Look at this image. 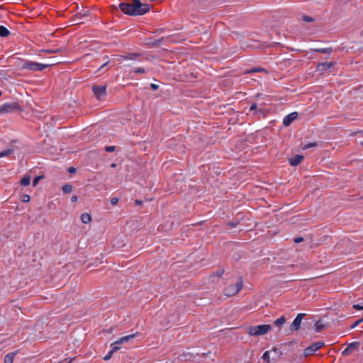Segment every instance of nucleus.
I'll list each match as a JSON object with an SVG mask.
<instances>
[{
  "label": "nucleus",
  "mask_w": 363,
  "mask_h": 363,
  "mask_svg": "<svg viewBox=\"0 0 363 363\" xmlns=\"http://www.w3.org/2000/svg\"><path fill=\"white\" fill-rule=\"evenodd\" d=\"M272 351L274 352L279 353V356H281L282 354V352H279L278 349L277 347H273Z\"/></svg>",
  "instance_id": "43"
},
{
  "label": "nucleus",
  "mask_w": 363,
  "mask_h": 363,
  "mask_svg": "<svg viewBox=\"0 0 363 363\" xmlns=\"http://www.w3.org/2000/svg\"><path fill=\"white\" fill-rule=\"evenodd\" d=\"M77 200H78V198H77V196H75V195L72 196V198H71V201H72V202H77Z\"/></svg>",
  "instance_id": "42"
},
{
  "label": "nucleus",
  "mask_w": 363,
  "mask_h": 363,
  "mask_svg": "<svg viewBox=\"0 0 363 363\" xmlns=\"http://www.w3.org/2000/svg\"><path fill=\"white\" fill-rule=\"evenodd\" d=\"M243 283L242 279H240L239 281L235 284L227 286L223 291V294L226 296H233L236 295L240 290L242 288Z\"/></svg>",
  "instance_id": "3"
},
{
  "label": "nucleus",
  "mask_w": 363,
  "mask_h": 363,
  "mask_svg": "<svg viewBox=\"0 0 363 363\" xmlns=\"http://www.w3.org/2000/svg\"><path fill=\"white\" fill-rule=\"evenodd\" d=\"M262 358L267 362V363H271L269 352V351H266L263 354Z\"/></svg>",
  "instance_id": "22"
},
{
  "label": "nucleus",
  "mask_w": 363,
  "mask_h": 363,
  "mask_svg": "<svg viewBox=\"0 0 363 363\" xmlns=\"http://www.w3.org/2000/svg\"><path fill=\"white\" fill-rule=\"evenodd\" d=\"M81 220L84 224H88L91 221V217L89 213H84L81 215Z\"/></svg>",
  "instance_id": "16"
},
{
  "label": "nucleus",
  "mask_w": 363,
  "mask_h": 363,
  "mask_svg": "<svg viewBox=\"0 0 363 363\" xmlns=\"http://www.w3.org/2000/svg\"><path fill=\"white\" fill-rule=\"evenodd\" d=\"M303 21H306V22H313L314 21V18L311 16H304L303 17Z\"/></svg>",
  "instance_id": "29"
},
{
  "label": "nucleus",
  "mask_w": 363,
  "mask_h": 363,
  "mask_svg": "<svg viewBox=\"0 0 363 363\" xmlns=\"http://www.w3.org/2000/svg\"><path fill=\"white\" fill-rule=\"evenodd\" d=\"M272 330L271 325L264 324L259 325H250L245 328L249 336H261L268 333Z\"/></svg>",
  "instance_id": "2"
},
{
  "label": "nucleus",
  "mask_w": 363,
  "mask_h": 363,
  "mask_svg": "<svg viewBox=\"0 0 363 363\" xmlns=\"http://www.w3.org/2000/svg\"><path fill=\"white\" fill-rule=\"evenodd\" d=\"M72 191V186L71 184H65L62 186V191L65 194H69Z\"/></svg>",
  "instance_id": "21"
},
{
  "label": "nucleus",
  "mask_w": 363,
  "mask_h": 363,
  "mask_svg": "<svg viewBox=\"0 0 363 363\" xmlns=\"http://www.w3.org/2000/svg\"><path fill=\"white\" fill-rule=\"evenodd\" d=\"M303 241V238L302 237H297L294 239V242L299 243Z\"/></svg>",
  "instance_id": "37"
},
{
  "label": "nucleus",
  "mask_w": 363,
  "mask_h": 363,
  "mask_svg": "<svg viewBox=\"0 0 363 363\" xmlns=\"http://www.w3.org/2000/svg\"><path fill=\"white\" fill-rule=\"evenodd\" d=\"M92 90L98 99L105 96L106 86H94Z\"/></svg>",
  "instance_id": "8"
},
{
  "label": "nucleus",
  "mask_w": 363,
  "mask_h": 363,
  "mask_svg": "<svg viewBox=\"0 0 363 363\" xmlns=\"http://www.w3.org/2000/svg\"><path fill=\"white\" fill-rule=\"evenodd\" d=\"M49 67V65L40 64L33 62H27L23 65V69H29L32 71H40Z\"/></svg>",
  "instance_id": "4"
},
{
  "label": "nucleus",
  "mask_w": 363,
  "mask_h": 363,
  "mask_svg": "<svg viewBox=\"0 0 363 363\" xmlns=\"http://www.w3.org/2000/svg\"><path fill=\"white\" fill-rule=\"evenodd\" d=\"M10 34L9 30L4 26H0V36L1 37H7Z\"/></svg>",
  "instance_id": "17"
},
{
  "label": "nucleus",
  "mask_w": 363,
  "mask_h": 363,
  "mask_svg": "<svg viewBox=\"0 0 363 363\" xmlns=\"http://www.w3.org/2000/svg\"><path fill=\"white\" fill-rule=\"evenodd\" d=\"M257 108V104H253L251 107H250V110L251 111H253V110H255Z\"/></svg>",
  "instance_id": "47"
},
{
  "label": "nucleus",
  "mask_w": 363,
  "mask_h": 363,
  "mask_svg": "<svg viewBox=\"0 0 363 363\" xmlns=\"http://www.w3.org/2000/svg\"><path fill=\"white\" fill-rule=\"evenodd\" d=\"M107 64H108V62H106V63H104V64L101 66V67H105Z\"/></svg>",
  "instance_id": "52"
},
{
  "label": "nucleus",
  "mask_w": 363,
  "mask_h": 363,
  "mask_svg": "<svg viewBox=\"0 0 363 363\" xmlns=\"http://www.w3.org/2000/svg\"><path fill=\"white\" fill-rule=\"evenodd\" d=\"M30 200V197L28 194H23L21 198V201L24 203L29 202Z\"/></svg>",
  "instance_id": "28"
},
{
  "label": "nucleus",
  "mask_w": 363,
  "mask_h": 363,
  "mask_svg": "<svg viewBox=\"0 0 363 363\" xmlns=\"http://www.w3.org/2000/svg\"><path fill=\"white\" fill-rule=\"evenodd\" d=\"M303 160V156L301 155H296L294 157L289 160V164L291 166L296 167Z\"/></svg>",
  "instance_id": "11"
},
{
  "label": "nucleus",
  "mask_w": 363,
  "mask_h": 363,
  "mask_svg": "<svg viewBox=\"0 0 363 363\" xmlns=\"http://www.w3.org/2000/svg\"><path fill=\"white\" fill-rule=\"evenodd\" d=\"M40 52H43L48 53V54L54 53L53 50H42Z\"/></svg>",
  "instance_id": "41"
},
{
  "label": "nucleus",
  "mask_w": 363,
  "mask_h": 363,
  "mask_svg": "<svg viewBox=\"0 0 363 363\" xmlns=\"http://www.w3.org/2000/svg\"><path fill=\"white\" fill-rule=\"evenodd\" d=\"M68 172L70 173V174H75L76 172H77V169L76 168L73 167H71L68 169Z\"/></svg>",
  "instance_id": "38"
},
{
  "label": "nucleus",
  "mask_w": 363,
  "mask_h": 363,
  "mask_svg": "<svg viewBox=\"0 0 363 363\" xmlns=\"http://www.w3.org/2000/svg\"><path fill=\"white\" fill-rule=\"evenodd\" d=\"M304 315V313H298L293 323L289 326L290 331H296L300 328L301 323Z\"/></svg>",
  "instance_id": "7"
},
{
  "label": "nucleus",
  "mask_w": 363,
  "mask_h": 363,
  "mask_svg": "<svg viewBox=\"0 0 363 363\" xmlns=\"http://www.w3.org/2000/svg\"><path fill=\"white\" fill-rule=\"evenodd\" d=\"M327 328V324L322 322V320H318L315 323V330L316 332H320L322 330Z\"/></svg>",
  "instance_id": "14"
},
{
  "label": "nucleus",
  "mask_w": 363,
  "mask_h": 363,
  "mask_svg": "<svg viewBox=\"0 0 363 363\" xmlns=\"http://www.w3.org/2000/svg\"><path fill=\"white\" fill-rule=\"evenodd\" d=\"M2 93L0 91V96H1Z\"/></svg>",
  "instance_id": "53"
},
{
  "label": "nucleus",
  "mask_w": 363,
  "mask_h": 363,
  "mask_svg": "<svg viewBox=\"0 0 363 363\" xmlns=\"http://www.w3.org/2000/svg\"><path fill=\"white\" fill-rule=\"evenodd\" d=\"M317 145L316 143H308L307 145H306L305 146H303L302 147L303 150H306L308 148H311V147H315Z\"/></svg>",
  "instance_id": "30"
},
{
  "label": "nucleus",
  "mask_w": 363,
  "mask_h": 363,
  "mask_svg": "<svg viewBox=\"0 0 363 363\" xmlns=\"http://www.w3.org/2000/svg\"><path fill=\"white\" fill-rule=\"evenodd\" d=\"M324 345V343L323 342H317L311 345V346L308 347L304 350V355L305 356H309L313 354L314 352H315L317 350H318L320 347H322Z\"/></svg>",
  "instance_id": "6"
},
{
  "label": "nucleus",
  "mask_w": 363,
  "mask_h": 363,
  "mask_svg": "<svg viewBox=\"0 0 363 363\" xmlns=\"http://www.w3.org/2000/svg\"><path fill=\"white\" fill-rule=\"evenodd\" d=\"M333 65H334V62H321L317 65V69L320 72H324V71L333 67Z\"/></svg>",
  "instance_id": "10"
},
{
  "label": "nucleus",
  "mask_w": 363,
  "mask_h": 363,
  "mask_svg": "<svg viewBox=\"0 0 363 363\" xmlns=\"http://www.w3.org/2000/svg\"><path fill=\"white\" fill-rule=\"evenodd\" d=\"M135 335H136V334H132L130 335L124 336V337L120 338L119 340H118L117 341H116L114 342V344H116V345L124 344V343L128 342L130 340L134 338L135 337Z\"/></svg>",
  "instance_id": "13"
},
{
  "label": "nucleus",
  "mask_w": 363,
  "mask_h": 363,
  "mask_svg": "<svg viewBox=\"0 0 363 363\" xmlns=\"http://www.w3.org/2000/svg\"><path fill=\"white\" fill-rule=\"evenodd\" d=\"M13 153V149H7L0 152V158L8 157Z\"/></svg>",
  "instance_id": "18"
},
{
  "label": "nucleus",
  "mask_w": 363,
  "mask_h": 363,
  "mask_svg": "<svg viewBox=\"0 0 363 363\" xmlns=\"http://www.w3.org/2000/svg\"><path fill=\"white\" fill-rule=\"evenodd\" d=\"M43 178V175H41V176H38V177H36L33 179V185L34 186H36L38 185V184L39 181H40V179H42Z\"/></svg>",
  "instance_id": "27"
},
{
  "label": "nucleus",
  "mask_w": 363,
  "mask_h": 363,
  "mask_svg": "<svg viewBox=\"0 0 363 363\" xmlns=\"http://www.w3.org/2000/svg\"><path fill=\"white\" fill-rule=\"evenodd\" d=\"M135 204H137V205H140L142 203V202L139 200H135Z\"/></svg>",
  "instance_id": "49"
},
{
  "label": "nucleus",
  "mask_w": 363,
  "mask_h": 363,
  "mask_svg": "<svg viewBox=\"0 0 363 363\" xmlns=\"http://www.w3.org/2000/svg\"><path fill=\"white\" fill-rule=\"evenodd\" d=\"M113 353H112L111 351L104 357V360H108L111 358Z\"/></svg>",
  "instance_id": "34"
},
{
  "label": "nucleus",
  "mask_w": 363,
  "mask_h": 363,
  "mask_svg": "<svg viewBox=\"0 0 363 363\" xmlns=\"http://www.w3.org/2000/svg\"><path fill=\"white\" fill-rule=\"evenodd\" d=\"M14 111H21L17 103L5 104L0 106V113H9Z\"/></svg>",
  "instance_id": "5"
},
{
  "label": "nucleus",
  "mask_w": 363,
  "mask_h": 363,
  "mask_svg": "<svg viewBox=\"0 0 363 363\" xmlns=\"http://www.w3.org/2000/svg\"><path fill=\"white\" fill-rule=\"evenodd\" d=\"M80 16H88L89 15V11L87 10L82 11L78 13Z\"/></svg>",
  "instance_id": "33"
},
{
  "label": "nucleus",
  "mask_w": 363,
  "mask_h": 363,
  "mask_svg": "<svg viewBox=\"0 0 363 363\" xmlns=\"http://www.w3.org/2000/svg\"><path fill=\"white\" fill-rule=\"evenodd\" d=\"M111 167L112 168H115L116 167V163H113V164H111Z\"/></svg>",
  "instance_id": "51"
},
{
  "label": "nucleus",
  "mask_w": 363,
  "mask_h": 363,
  "mask_svg": "<svg viewBox=\"0 0 363 363\" xmlns=\"http://www.w3.org/2000/svg\"><path fill=\"white\" fill-rule=\"evenodd\" d=\"M134 72L136 74H144L145 73V70L144 68H137L134 70Z\"/></svg>",
  "instance_id": "32"
},
{
  "label": "nucleus",
  "mask_w": 363,
  "mask_h": 363,
  "mask_svg": "<svg viewBox=\"0 0 363 363\" xmlns=\"http://www.w3.org/2000/svg\"><path fill=\"white\" fill-rule=\"evenodd\" d=\"M73 24H79L81 23V16L78 15V13L76 15V16L72 19V21Z\"/></svg>",
  "instance_id": "23"
},
{
  "label": "nucleus",
  "mask_w": 363,
  "mask_h": 363,
  "mask_svg": "<svg viewBox=\"0 0 363 363\" xmlns=\"http://www.w3.org/2000/svg\"><path fill=\"white\" fill-rule=\"evenodd\" d=\"M30 177L29 176H24L21 181V184L23 186H28L30 184Z\"/></svg>",
  "instance_id": "20"
},
{
  "label": "nucleus",
  "mask_w": 363,
  "mask_h": 363,
  "mask_svg": "<svg viewBox=\"0 0 363 363\" xmlns=\"http://www.w3.org/2000/svg\"><path fill=\"white\" fill-rule=\"evenodd\" d=\"M18 350L6 354L4 357V363H13L15 355L18 353Z\"/></svg>",
  "instance_id": "15"
},
{
  "label": "nucleus",
  "mask_w": 363,
  "mask_h": 363,
  "mask_svg": "<svg viewBox=\"0 0 363 363\" xmlns=\"http://www.w3.org/2000/svg\"><path fill=\"white\" fill-rule=\"evenodd\" d=\"M118 202V199L116 197L112 198L111 199V203L112 205H116Z\"/></svg>",
  "instance_id": "36"
},
{
  "label": "nucleus",
  "mask_w": 363,
  "mask_h": 363,
  "mask_svg": "<svg viewBox=\"0 0 363 363\" xmlns=\"http://www.w3.org/2000/svg\"><path fill=\"white\" fill-rule=\"evenodd\" d=\"M358 346H359V342H354L350 343L348 345V347L345 350H343L342 354L344 356L348 355L351 352L352 350L357 349L358 347Z\"/></svg>",
  "instance_id": "12"
},
{
  "label": "nucleus",
  "mask_w": 363,
  "mask_h": 363,
  "mask_svg": "<svg viewBox=\"0 0 363 363\" xmlns=\"http://www.w3.org/2000/svg\"><path fill=\"white\" fill-rule=\"evenodd\" d=\"M317 52H321V53H330L332 52L331 48H322V49H318L316 50Z\"/></svg>",
  "instance_id": "26"
},
{
  "label": "nucleus",
  "mask_w": 363,
  "mask_h": 363,
  "mask_svg": "<svg viewBox=\"0 0 363 363\" xmlns=\"http://www.w3.org/2000/svg\"><path fill=\"white\" fill-rule=\"evenodd\" d=\"M132 4L121 3L119 8L121 11L128 16H141L147 13L150 6L147 4H143L140 0H132Z\"/></svg>",
  "instance_id": "1"
},
{
  "label": "nucleus",
  "mask_w": 363,
  "mask_h": 363,
  "mask_svg": "<svg viewBox=\"0 0 363 363\" xmlns=\"http://www.w3.org/2000/svg\"><path fill=\"white\" fill-rule=\"evenodd\" d=\"M62 50H63L62 48H60V49H57V50H53L54 53H59V52H61Z\"/></svg>",
  "instance_id": "48"
},
{
  "label": "nucleus",
  "mask_w": 363,
  "mask_h": 363,
  "mask_svg": "<svg viewBox=\"0 0 363 363\" xmlns=\"http://www.w3.org/2000/svg\"><path fill=\"white\" fill-rule=\"evenodd\" d=\"M151 87H152V89L156 90V89H158L159 86L157 85V84H151Z\"/></svg>",
  "instance_id": "46"
},
{
  "label": "nucleus",
  "mask_w": 363,
  "mask_h": 363,
  "mask_svg": "<svg viewBox=\"0 0 363 363\" xmlns=\"http://www.w3.org/2000/svg\"><path fill=\"white\" fill-rule=\"evenodd\" d=\"M266 72L263 68H254V69H250L248 71L246 72V74H250V73H252V72Z\"/></svg>",
  "instance_id": "25"
},
{
  "label": "nucleus",
  "mask_w": 363,
  "mask_h": 363,
  "mask_svg": "<svg viewBox=\"0 0 363 363\" xmlns=\"http://www.w3.org/2000/svg\"><path fill=\"white\" fill-rule=\"evenodd\" d=\"M162 38H161V39H160V40H157V41H155V42L152 43V44L153 45H159V44L162 42Z\"/></svg>",
  "instance_id": "44"
},
{
  "label": "nucleus",
  "mask_w": 363,
  "mask_h": 363,
  "mask_svg": "<svg viewBox=\"0 0 363 363\" xmlns=\"http://www.w3.org/2000/svg\"><path fill=\"white\" fill-rule=\"evenodd\" d=\"M121 57H122L123 59H128V57H125V56H121ZM129 59L133 60V59H134V58H133V57H129Z\"/></svg>",
  "instance_id": "50"
},
{
  "label": "nucleus",
  "mask_w": 363,
  "mask_h": 363,
  "mask_svg": "<svg viewBox=\"0 0 363 363\" xmlns=\"http://www.w3.org/2000/svg\"><path fill=\"white\" fill-rule=\"evenodd\" d=\"M59 63H60V62L56 57H54L50 59V62L48 63L47 65H49V66H50V65H57Z\"/></svg>",
  "instance_id": "24"
},
{
  "label": "nucleus",
  "mask_w": 363,
  "mask_h": 363,
  "mask_svg": "<svg viewBox=\"0 0 363 363\" xmlns=\"http://www.w3.org/2000/svg\"><path fill=\"white\" fill-rule=\"evenodd\" d=\"M286 323V318L284 316H281L280 318L274 321V325L277 327L282 326Z\"/></svg>",
  "instance_id": "19"
},
{
  "label": "nucleus",
  "mask_w": 363,
  "mask_h": 363,
  "mask_svg": "<svg viewBox=\"0 0 363 363\" xmlns=\"http://www.w3.org/2000/svg\"><path fill=\"white\" fill-rule=\"evenodd\" d=\"M114 150H115L114 146H108L106 147V151H107V152H113V151H114Z\"/></svg>",
  "instance_id": "39"
},
{
  "label": "nucleus",
  "mask_w": 363,
  "mask_h": 363,
  "mask_svg": "<svg viewBox=\"0 0 363 363\" xmlns=\"http://www.w3.org/2000/svg\"><path fill=\"white\" fill-rule=\"evenodd\" d=\"M298 116L297 112H293L289 115H287L283 121V123L284 125H289Z\"/></svg>",
  "instance_id": "9"
},
{
  "label": "nucleus",
  "mask_w": 363,
  "mask_h": 363,
  "mask_svg": "<svg viewBox=\"0 0 363 363\" xmlns=\"http://www.w3.org/2000/svg\"><path fill=\"white\" fill-rule=\"evenodd\" d=\"M119 350V347H117V346H114V347L112 348V350H111V352L112 353H114L115 352H116V351H117V350Z\"/></svg>",
  "instance_id": "45"
},
{
  "label": "nucleus",
  "mask_w": 363,
  "mask_h": 363,
  "mask_svg": "<svg viewBox=\"0 0 363 363\" xmlns=\"http://www.w3.org/2000/svg\"><path fill=\"white\" fill-rule=\"evenodd\" d=\"M353 308L356 310H363V305L354 304L353 305Z\"/></svg>",
  "instance_id": "35"
},
{
  "label": "nucleus",
  "mask_w": 363,
  "mask_h": 363,
  "mask_svg": "<svg viewBox=\"0 0 363 363\" xmlns=\"http://www.w3.org/2000/svg\"><path fill=\"white\" fill-rule=\"evenodd\" d=\"M224 273V269H220L218 270L217 272H216V275L218 277H221L223 276Z\"/></svg>",
  "instance_id": "40"
},
{
  "label": "nucleus",
  "mask_w": 363,
  "mask_h": 363,
  "mask_svg": "<svg viewBox=\"0 0 363 363\" xmlns=\"http://www.w3.org/2000/svg\"><path fill=\"white\" fill-rule=\"evenodd\" d=\"M363 322V318L362 319H359L357 321H355L352 325L351 326V328H356L357 325H359L360 323H362Z\"/></svg>",
  "instance_id": "31"
}]
</instances>
